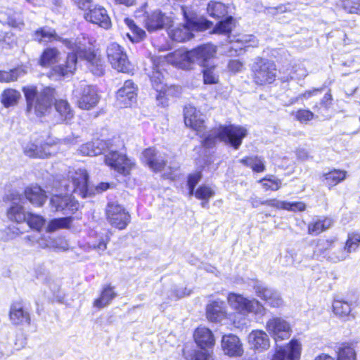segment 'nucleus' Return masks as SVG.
<instances>
[{
	"label": "nucleus",
	"instance_id": "9d476101",
	"mask_svg": "<svg viewBox=\"0 0 360 360\" xmlns=\"http://www.w3.org/2000/svg\"><path fill=\"white\" fill-rule=\"evenodd\" d=\"M108 222L113 227L120 230L124 229L131 220L127 211L116 202H108L105 208Z\"/></svg>",
	"mask_w": 360,
	"mask_h": 360
},
{
	"label": "nucleus",
	"instance_id": "4468645a",
	"mask_svg": "<svg viewBox=\"0 0 360 360\" xmlns=\"http://www.w3.org/2000/svg\"><path fill=\"white\" fill-rule=\"evenodd\" d=\"M9 320L15 326H30V313L22 301H15L11 304Z\"/></svg>",
	"mask_w": 360,
	"mask_h": 360
},
{
	"label": "nucleus",
	"instance_id": "e2e57ef3",
	"mask_svg": "<svg viewBox=\"0 0 360 360\" xmlns=\"http://www.w3.org/2000/svg\"><path fill=\"white\" fill-rule=\"evenodd\" d=\"M281 181L279 179H268L266 182L262 184L264 189L277 191L281 188Z\"/></svg>",
	"mask_w": 360,
	"mask_h": 360
},
{
	"label": "nucleus",
	"instance_id": "c756f323",
	"mask_svg": "<svg viewBox=\"0 0 360 360\" xmlns=\"http://www.w3.org/2000/svg\"><path fill=\"white\" fill-rule=\"evenodd\" d=\"M225 316L224 303L222 301H214L207 307V317L213 322L221 321Z\"/></svg>",
	"mask_w": 360,
	"mask_h": 360
},
{
	"label": "nucleus",
	"instance_id": "473e14b6",
	"mask_svg": "<svg viewBox=\"0 0 360 360\" xmlns=\"http://www.w3.org/2000/svg\"><path fill=\"white\" fill-rule=\"evenodd\" d=\"M207 12L213 18H222L228 13L227 6L220 1H211L207 6Z\"/></svg>",
	"mask_w": 360,
	"mask_h": 360
},
{
	"label": "nucleus",
	"instance_id": "c03bdc74",
	"mask_svg": "<svg viewBox=\"0 0 360 360\" xmlns=\"http://www.w3.org/2000/svg\"><path fill=\"white\" fill-rule=\"evenodd\" d=\"M149 76L153 87L160 94L163 93L165 91V85L162 73L156 67Z\"/></svg>",
	"mask_w": 360,
	"mask_h": 360
},
{
	"label": "nucleus",
	"instance_id": "69168bd1",
	"mask_svg": "<svg viewBox=\"0 0 360 360\" xmlns=\"http://www.w3.org/2000/svg\"><path fill=\"white\" fill-rule=\"evenodd\" d=\"M107 243H108L107 240L102 239L98 243H92L90 245V247L92 249L97 250L98 252V253H101L105 250V249L107 248Z\"/></svg>",
	"mask_w": 360,
	"mask_h": 360
},
{
	"label": "nucleus",
	"instance_id": "72a5a7b5",
	"mask_svg": "<svg viewBox=\"0 0 360 360\" xmlns=\"http://www.w3.org/2000/svg\"><path fill=\"white\" fill-rule=\"evenodd\" d=\"M333 221L330 218L317 219L308 224V233L312 236H317L323 231L328 229Z\"/></svg>",
	"mask_w": 360,
	"mask_h": 360
},
{
	"label": "nucleus",
	"instance_id": "09e8293b",
	"mask_svg": "<svg viewBox=\"0 0 360 360\" xmlns=\"http://www.w3.org/2000/svg\"><path fill=\"white\" fill-rule=\"evenodd\" d=\"M16 46V39L14 34L10 32L0 33V48L2 49H11Z\"/></svg>",
	"mask_w": 360,
	"mask_h": 360
},
{
	"label": "nucleus",
	"instance_id": "4be33fe9",
	"mask_svg": "<svg viewBox=\"0 0 360 360\" xmlns=\"http://www.w3.org/2000/svg\"><path fill=\"white\" fill-rule=\"evenodd\" d=\"M255 290L257 295L264 300L269 306L279 307L283 304L282 298L277 291L262 285H255Z\"/></svg>",
	"mask_w": 360,
	"mask_h": 360
},
{
	"label": "nucleus",
	"instance_id": "f257e3e1",
	"mask_svg": "<svg viewBox=\"0 0 360 360\" xmlns=\"http://www.w3.org/2000/svg\"><path fill=\"white\" fill-rule=\"evenodd\" d=\"M184 112L185 124L196 131L197 134L203 138L202 144L205 147L210 148L217 141H220L237 150L241 145L243 139L247 136L246 129L236 125L221 126L207 131L204 120L195 108L191 105L186 106Z\"/></svg>",
	"mask_w": 360,
	"mask_h": 360
},
{
	"label": "nucleus",
	"instance_id": "6e6552de",
	"mask_svg": "<svg viewBox=\"0 0 360 360\" xmlns=\"http://www.w3.org/2000/svg\"><path fill=\"white\" fill-rule=\"evenodd\" d=\"M105 154V163L117 172L123 175L129 174L134 163L125 155L119 153L110 142L109 148Z\"/></svg>",
	"mask_w": 360,
	"mask_h": 360
},
{
	"label": "nucleus",
	"instance_id": "bf43d9fd",
	"mask_svg": "<svg viewBox=\"0 0 360 360\" xmlns=\"http://www.w3.org/2000/svg\"><path fill=\"white\" fill-rule=\"evenodd\" d=\"M343 6L350 13L360 14V0H345Z\"/></svg>",
	"mask_w": 360,
	"mask_h": 360
},
{
	"label": "nucleus",
	"instance_id": "f704fd0d",
	"mask_svg": "<svg viewBox=\"0 0 360 360\" xmlns=\"http://www.w3.org/2000/svg\"><path fill=\"white\" fill-rule=\"evenodd\" d=\"M347 172L333 169L323 175V182L329 187H333L345 179Z\"/></svg>",
	"mask_w": 360,
	"mask_h": 360
},
{
	"label": "nucleus",
	"instance_id": "0e129e2a",
	"mask_svg": "<svg viewBox=\"0 0 360 360\" xmlns=\"http://www.w3.org/2000/svg\"><path fill=\"white\" fill-rule=\"evenodd\" d=\"M243 64L238 60H231L229 63V68L233 72H238L242 70Z\"/></svg>",
	"mask_w": 360,
	"mask_h": 360
},
{
	"label": "nucleus",
	"instance_id": "ea45409f",
	"mask_svg": "<svg viewBox=\"0 0 360 360\" xmlns=\"http://www.w3.org/2000/svg\"><path fill=\"white\" fill-rule=\"evenodd\" d=\"M72 217L53 219L48 223L46 231L51 233L60 229H68L72 222Z\"/></svg>",
	"mask_w": 360,
	"mask_h": 360
},
{
	"label": "nucleus",
	"instance_id": "dca6fc26",
	"mask_svg": "<svg viewBox=\"0 0 360 360\" xmlns=\"http://www.w3.org/2000/svg\"><path fill=\"white\" fill-rule=\"evenodd\" d=\"M266 330L272 335L276 342L288 339L290 336L289 324L281 318H273L268 321Z\"/></svg>",
	"mask_w": 360,
	"mask_h": 360
},
{
	"label": "nucleus",
	"instance_id": "4d7b16f0",
	"mask_svg": "<svg viewBox=\"0 0 360 360\" xmlns=\"http://www.w3.org/2000/svg\"><path fill=\"white\" fill-rule=\"evenodd\" d=\"M249 201L253 207H258L260 205H269L276 207V205H277L276 199H269L263 200L256 195L251 196Z\"/></svg>",
	"mask_w": 360,
	"mask_h": 360
},
{
	"label": "nucleus",
	"instance_id": "774afa93",
	"mask_svg": "<svg viewBox=\"0 0 360 360\" xmlns=\"http://www.w3.org/2000/svg\"><path fill=\"white\" fill-rule=\"evenodd\" d=\"M79 8L86 10L91 5L92 0H72Z\"/></svg>",
	"mask_w": 360,
	"mask_h": 360
},
{
	"label": "nucleus",
	"instance_id": "b1692460",
	"mask_svg": "<svg viewBox=\"0 0 360 360\" xmlns=\"http://www.w3.org/2000/svg\"><path fill=\"white\" fill-rule=\"evenodd\" d=\"M110 141L96 139L83 144L79 148V152L84 155L96 156L104 154L109 148Z\"/></svg>",
	"mask_w": 360,
	"mask_h": 360
},
{
	"label": "nucleus",
	"instance_id": "052dcab7",
	"mask_svg": "<svg viewBox=\"0 0 360 360\" xmlns=\"http://www.w3.org/2000/svg\"><path fill=\"white\" fill-rule=\"evenodd\" d=\"M202 178L200 172H196L188 176V186L189 189V195H193L195 191V186L198 184Z\"/></svg>",
	"mask_w": 360,
	"mask_h": 360
},
{
	"label": "nucleus",
	"instance_id": "c9c22d12",
	"mask_svg": "<svg viewBox=\"0 0 360 360\" xmlns=\"http://www.w3.org/2000/svg\"><path fill=\"white\" fill-rule=\"evenodd\" d=\"M27 214L22 205L13 203L7 211L8 218L17 224L25 222Z\"/></svg>",
	"mask_w": 360,
	"mask_h": 360
},
{
	"label": "nucleus",
	"instance_id": "5701e85b",
	"mask_svg": "<svg viewBox=\"0 0 360 360\" xmlns=\"http://www.w3.org/2000/svg\"><path fill=\"white\" fill-rule=\"evenodd\" d=\"M221 347L224 354L230 356H239L243 352L239 338L234 335H224Z\"/></svg>",
	"mask_w": 360,
	"mask_h": 360
},
{
	"label": "nucleus",
	"instance_id": "393cba45",
	"mask_svg": "<svg viewBox=\"0 0 360 360\" xmlns=\"http://www.w3.org/2000/svg\"><path fill=\"white\" fill-rule=\"evenodd\" d=\"M142 162L154 172L161 171L165 166V161L154 148H146L142 153Z\"/></svg>",
	"mask_w": 360,
	"mask_h": 360
},
{
	"label": "nucleus",
	"instance_id": "8fccbe9b",
	"mask_svg": "<svg viewBox=\"0 0 360 360\" xmlns=\"http://www.w3.org/2000/svg\"><path fill=\"white\" fill-rule=\"evenodd\" d=\"M25 221L31 229L39 231L44 226L46 220L40 215L28 213Z\"/></svg>",
	"mask_w": 360,
	"mask_h": 360
},
{
	"label": "nucleus",
	"instance_id": "f3484780",
	"mask_svg": "<svg viewBox=\"0 0 360 360\" xmlns=\"http://www.w3.org/2000/svg\"><path fill=\"white\" fill-rule=\"evenodd\" d=\"M301 345L297 340H292L284 347L276 346L271 360H299Z\"/></svg>",
	"mask_w": 360,
	"mask_h": 360
},
{
	"label": "nucleus",
	"instance_id": "aec40b11",
	"mask_svg": "<svg viewBox=\"0 0 360 360\" xmlns=\"http://www.w3.org/2000/svg\"><path fill=\"white\" fill-rule=\"evenodd\" d=\"M228 302L233 309L242 313L255 311L259 308V303L257 300H248L240 295L235 293L229 294Z\"/></svg>",
	"mask_w": 360,
	"mask_h": 360
},
{
	"label": "nucleus",
	"instance_id": "4c0bfd02",
	"mask_svg": "<svg viewBox=\"0 0 360 360\" xmlns=\"http://www.w3.org/2000/svg\"><path fill=\"white\" fill-rule=\"evenodd\" d=\"M21 97L20 93L13 89H5L1 94V101L4 107L8 108L18 103Z\"/></svg>",
	"mask_w": 360,
	"mask_h": 360
},
{
	"label": "nucleus",
	"instance_id": "f8f14e48",
	"mask_svg": "<svg viewBox=\"0 0 360 360\" xmlns=\"http://www.w3.org/2000/svg\"><path fill=\"white\" fill-rule=\"evenodd\" d=\"M68 177L71 179V184L65 185L67 192L78 193L83 198H86L89 195V175L86 169L70 171Z\"/></svg>",
	"mask_w": 360,
	"mask_h": 360
},
{
	"label": "nucleus",
	"instance_id": "412c9836",
	"mask_svg": "<svg viewBox=\"0 0 360 360\" xmlns=\"http://www.w3.org/2000/svg\"><path fill=\"white\" fill-rule=\"evenodd\" d=\"M51 146L47 143L36 140L34 142H29L23 147L24 153L30 158H44L51 155Z\"/></svg>",
	"mask_w": 360,
	"mask_h": 360
},
{
	"label": "nucleus",
	"instance_id": "9b49d317",
	"mask_svg": "<svg viewBox=\"0 0 360 360\" xmlns=\"http://www.w3.org/2000/svg\"><path fill=\"white\" fill-rule=\"evenodd\" d=\"M108 61L119 72H129L131 65L123 49L117 43L110 44L106 50Z\"/></svg>",
	"mask_w": 360,
	"mask_h": 360
},
{
	"label": "nucleus",
	"instance_id": "58836bf2",
	"mask_svg": "<svg viewBox=\"0 0 360 360\" xmlns=\"http://www.w3.org/2000/svg\"><path fill=\"white\" fill-rule=\"evenodd\" d=\"M258 41L253 35H243L237 39V40L231 46V49H234L236 53L238 50H243L250 46H257Z\"/></svg>",
	"mask_w": 360,
	"mask_h": 360
},
{
	"label": "nucleus",
	"instance_id": "a211bd4d",
	"mask_svg": "<svg viewBox=\"0 0 360 360\" xmlns=\"http://www.w3.org/2000/svg\"><path fill=\"white\" fill-rule=\"evenodd\" d=\"M117 105L120 108L131 106L136 101V88L131 80H127L117 92Z\"/></svg>",
	"mask_w": 360,
	"mask_h": 360
},
{
	"label": "nucleus",
	"instance_id": "cd10ccee",
	"mask_svg": "<svg viewBox=\"0 0 360 360\" xmlns=\"http://www.w3.org/2000/svg\"><path fill=\"white\" fill-rule=\"evenodd\" d=\"M33 39L39 43H47L52 41H60L66 46L64 40L67 39H62L58 37L54 29L49 27H43L37 30L32 35Z\"/></svg>",
	"mask_w": 360,
	"mask_h": 360
},
{
	"label": "nucleus",
	"instance_id": "ddd939ff",
	"mask_svg": "<svg viewBox=\"0 0 360 360\" xmlns=\"http://www.w3.org/2000/svg\"><path fill=\"white\" fill-rule=\"evenodd\" d=\"M173 23V17L160 10H155L148 14L144 20L145 27L150 32L170 27Z\"/></svg>",
	"mask_w": 360,
	"mask_h": 360
},
{
	"label": "nucleus",
	"instance_id": "f03ea898",
	"mask_svg": "<svg viewBox=\"0 0 360 360\" xmlns=\"http://www.w3.org/2000/svg\"><path fill=\"white\" fill-rule=\"evenodd\" d=\"M28 114L43 117L49 114L54 104L56 111L63 120H70L73 117V112L66 100L56 101V92L51 86H37L27 85L22 87Z\"/></svg>",
	"mask_w": 360,
	"mask_h": 360
},
{
	"label": "nucleus",
	"instance_id": "5fc2aeb1",
	"mask_svg": "<svg viewBox=\"0 0 360 360\" xmlns=\"http://www.w3.org/2000/svg\"><path fill=\"white\" fill-rule=\"evenodd\" d=\"M337 360H356V352L352 347L342 345L338 348Z\"/></svg>",
	"mask_w": 360,
	"mask_h": 360
},
{
	"label": "nucleus",
	"instance_id": "7ed1b4c3",
	"mask_svg": "<svg viewBox=\"0 0 360 360\" xmlns=\"http://www.w3.org/2000/svg\"><path fill=\"white\" fill-rule=\"evenodd\" d=\"M66 47L72 52L68 53L65 65L56 67L55 70L63 76L73 73L76 70L77 59H84L90 63L89 69L92 73L101 76L104 73V67L100 58L97 57L90 46L86 44L85 39H76L74 41L64 40Z\"/></svg>",
	"mask_w": 360,
	"mask_h": 360
},
{
	"label": "nucleus",
	"instance_id": "37998d69",
	"mask_svg": "<svg viewBox=\"0 0 360 360\" xmlns=\"http://www.w3.org/2000/svg\"><path fill=\"white\" fill-rule=\"evenodd\" d=\"M240 162L250 167L255 172H262L265 169L263 160L257 156L244 158L240 160Z\"/></svg>",
	"mask_w": 360,
	"mask_h": 360
},
{
	"label": "nucleus",
	"instance_id": "a18cd8bd",
	"mask_svg": "<svg viewBox=\"0 0 360 360\" xmlns=\"http://www.w3.org/2000/svg\"><path fill=\"white\" fill-rule=\"evenodd\" d=\"M25 73V71L21 68H14L10 71L0 70V82H11L16 81Z\"/></svg>",
	"mask_w": 360,
	"mask_h": 360
},
{
	"label": "nucleus",
	"instance_id": "e433bc0d",
	"mask_svg": "<svg viewBox=\"0 0 360 360\" xmlns=\"http://www.w3.org/2000/svg\"><path fill=\"white\" fill-rule=\"evenodd\" d=\"M126 25L131 30L130 33H127L128 38L134 43H137L143 39L146 36V32L139 27L134 22V20L126 18L124 20Z\"/></svg>",
	"mask_w": 360,
	"mask_h": 360
},
{
	"label": "nucleus",
	"instance_id": "bb28decb",
	"mask_svg": "<svg viewBox=\"0 0 360 360\" xmlns=\"http://www.w3.org/2000/svg\"><path fill=\"white\" fill-rule=\"evenodd\" d=\"M194 340L196 344L201 348L212 347L214 344V339L212 331L205 327L198 328L194 333Z\"/></svg>",
	"mask_w": 360,
	"mask_h": 360
},
{
	"label": "nucleus",
	"instance_id": "49530a36",
	"mask_svg": "<svg viewBox=\"0 0 360 360\" xmlns=\"http://www.w3.org/2000/svg\"><path fill=\"white\" fill-rule=\"evenodd\" d=\"M359 245L360 234L354 233H349L344 246L347 255H349L350 253L356 251Z\"/></svg>",
	"mask_w": 360,
	"mask_h": 360
},
{
	"label": "nucleus",
	"instance_id": "7c9ffc66",
	"mask_svg": "<svg viewBox=\"0 0 360 360\" xmlns=\"http://www.w3.org/2000/svg\"><path fill=\"white\" fill-rule=\"evenodd\" d=\"M0 21L13 27H20L23 25L21 14L9 8L0 12Z\"/></svg>",
	"mask_w": 360,
	"mask_h": 360
},
{
	"label": "nucleus",
	"instance_id": "2eb2a0df",
	"mask_svg": "<svg viewBox=\"0 0 360 360\" xmlns=\"http://www.w3.org/2000/svg\"><path fill=\"white\" fill-rule=\"evenodd\" d=\"M86 10L88 11L84 14L86 21L96 24L105 30L111 27V20L105 8L97 5H90Z\"/></svg>",
	"mask_w": 360,
	"mask_h": 360
},
{
	"label": "nucleus",
	"instance_id": "864d4df0",
	"mask_svg": "<svg viewBox=\"0 0 360 360\" xmlns=\"http://www.w3.org/2000/svg\"><path fill=\"white\" fill-rule=\"evenodd\" d=\"M215 194L214 191L210 186L202 185L194 191L195 198L202 200H209Z\"/></svg>",
	"mask_w": 360,
	"mask_h": 360
},
{
	"label": "nucleus",
	"instance_id": "39448f33",
	"mask_svg": "<svg viewBox=\"0 0 360 360\" xmlns=\"http://www.w3.org/2000/svg\"><path fill=\"white\" fill-rule=\"evenodd\" d=\"M217 52L216 46L207 44L199 46L181 54L184 68H189L191 64L197 63L202 67L210 65Z\"/></svg>",
	"mask_w": 360,
	"mask_h": 360
},
{
	"label": "nucleus",
	"instance_id": "6ab92c4d",
	"mask_svg": "<svg viewBox=\"0 0 360 360\" xmlns=\"http://www.w3.org/2000/svg\"><path fill=\"white\" fill-rule=\"evenodd\" d=\"M50 205L53 211L63 212L65 214L73 212L78 208V202L68 195H53L50 200Z\"/></svg>",
	"mask_w": 360,
	"mask_h": 360
},
{
	"label": "nucleus",
	"instance_id": "0eeeda50",
	"mask_svg": "<svg viewBox=\"0 0 360 360\" xmlns=\"http://www.w3.org/2000/svg\"><path fill=\"white\" fill-rule=\"evenodd\" d=\"M336 242V239L319 240L314 254L334 263L346 259L349 257L346 250L342 245L337 246Z\"/></svg>",
	"mask_w": 360,
	"mask_h": 360
},
{
	"label": "nucleus",
	"instance_id": "79ce46f5",
	"mask_svg": "<svg viewBox=\"0 0 360 360\" xmlns=\"http://www.w3.org/2000/svg\"><path fill=\"white\" fill-rule=\"evenodd\" d=\"M352 302L344 300H335L333 303L334 313L340 316L346 317L350 315L352 311Z\"/></svg>",
	"mask_w": 360,
	"mask_h": 360
},
{
	"label": "nucleus",
	"instance_id": "423d86ee",
	"mask_svg": "<svg viewBox=\"0 0 360 360\" xmlns=\"http://www.w3.org/2000/svg\"><path fill=\"white\" fill-rule=\"evenodd\" d=\"M252 79L255 84H271L276 76L275 64L267 59L257 58L251 66Z\"/></svg>",
	"mask_w": 360,
	"mask_h": 360
},
{
	"label": "nucleus",
	"instance_id": "2f4dec72",
	"mask_svg": "<svg viewBox=\"0 0 360 360\" xmlns=\"http://www.w3.org/2000/svg\"><path fill=\"white\" fill-rule=\"evenodd\" d=\"M117 296L114 288L107 285L103 288L101 295L94 301L93 305L98 309H102L110 304L111 301Z\"/></svg>",
	"mask_w": 360,
	"mask_h": 360
},
{
	"label": "nucleus",
	"instance_id": "a878e982",
	"mask_svg": "<svg viewBox=\"0 0 360 360\" xmlns=\"http://www.w3.org/2000/svg\"><path fill=\"white\" fill-rule=\"evenodd\" d=\"M24 195L27 200L36 207H41L47 199L45 191L37 185L25 188Z\"/></svg>",
	"mask_w": 360,
	"mask_h": 360
},
{
	"label": "nucleus",
	"instance_id": "1a4fd4ad",
	"mask_svg": "<svg viewBox=\"0 0 360 360\" xmlns=\"http://www.w3.org/2000/svg\"><path fill=\"white\" fill-rule=\"evenodd\" d=\"M77 105L83 110H90L98 103L100 97L96 88L91 85L80 83L73 91Z\"/></svg>",
	"mask_w": 360,
	"mask_h": 360
},
{
	"label": "nucleus",
	"instance_id": "338daca9",
	"mask_svg": "<svg viewBox=\"0 0 360 360\" xmlns=\"http://www.w3.org/2000/svg\"><path fill=\"white\" fill-rule=\"evenodd\" d=\"M321 91V89H313L312 90L307 91L304 93L300 94L299 97L295 99V101H297L298 98H309Z\"/></svg>",
	"mask_w": 360,
	"mask_h": 360
},
{
	"label": "nucleus",
	"instance_id": "a19ab883",
	"mask_svg": "<svg viewBox=\"0 0 360 360\" xmlns=\"http://www.w3.org/2000/svg\"><path fill=\"white\" fill-rule=\"evenodd\" d=\"M233 21L232 16H226L224 20H221L216 24L211 33L229 35L232 31Z\"/></svg>",
	"mask_w": 360,
	"mask_h": 360
},
{
	"label": "nucleus",
	"instance_id": "20e7f679",
	"mask_svg": "<svg viewBox=\"0 0 360 360\" xmlns=\"http://www.w3.org/2000/svg\"><path fill=\"white\" fill-rule=\"evenodd\" d=\"M179 10L184 22L172 30L169 34L177 42H184L194 37L195 32H202L210 29L212 22L204 17H198L191 7L180 6Z\"/></svg>",
	"mask_w": 360,
	"mask_h": 360
},
{
	"label": "nucleus",
	"instance_id": "13d9d810",
	"mask_svg": "<svg viewBox=\"0 0 360 360\" xmlns=\"http://www.w3.org/2000/svg\"><path fill=\"white\" fill-rule=\"evenodd\" d=\"M24 232L23 230H21L20 227L12 226H9L6 230V235L2 237V240L4 241H8L10 240H13L17 236H20Z\"/></svg>",
	"mask_w": 360,
	"mask_h": 360
},
{
	"label": "nucleus",
	"instance_id": "de8ad7c7",
	"mask_svg": "<svg viewBox=\"0 0 360 360\" xmlns=\"http://www.w3.org/2000/svg\"><path fill=\"white\" fill-rule=\"evenodd\" d=\"M58 51L55 48H49L44 50L43 52L41 58H40V64L42 66H47L51 64L54 63L56 61V58L58 56Z\"/></svg>",
	"mask_w": 360,
	"mask_h": 360
},
{
	"label": "nucleus",
	"instance_id": "603ef678",
	"mask_svg": "<svg viewBox=\"0 0 360 360\" xmlns=\"http://www.w3.org/2000/svg\"><path fill=\"white\" fill-rule=\"evenodd\" d=\"M276 208L290 211H303L305 210L306 206L305 204L302 202H290L277 200V205H276Z\"/></svg>",
	"mask_w": 360,
	"mask_h": 360
},
{
	"label": "nucleus",
	"instance_id": "680f3d73",
	"mask_svg": "<svg viewBox=\"0 0 360 360\" xmlns=\"http://www.w3.org/2000/svg\"><path fill=\"white\" fill-rule=\"evenodd\" d=\"M295 116L297 120L304 122L311 120L314 118V113L309 110H299Z\"/></svg>",
	"mask_w": 360,
	"mask_h": 360
},
{
	"label": "nucleus",
	"instance_id": "c85d7f7f",
	"mask_svg": "<svg viewBox=\"0 0 360 360\" xmlns=\"http://www.w3.org/2000/svg\"><path fill=\"white\" fill-rule=\"evenodd\" d=\"M249 342L255 349L266 350L270 342L268 335L262 330L252 331L249 335Z\"/></svg>",
	"mask_w": 360,
	"mask_h": 360
},
{
	"label": "nucleus",
	"instance_id": "3c124183",
	"mask_svg": "<svg viewBox=\"0 0 360 360\" xmlns=\"http://www.w3.org/2000/svg\"><path fill=\"white\" fill-rule=\"evenodd\" d=\"M212 351L207 348L201 350H193L187 354L186 358L187 360H210L212 358Z\"/></svg>",
	"mask_w": 360,
	"mask_h": 360
},
{
	"label": "nucleus",
	"instance_id": "6e6d98bb",
	"mask_svg": "<svg viewBox=\"0 0 360 360\" xmlns=\"http://www.w3.org/2000/svg\"><path fill=\"white\" fill-rule=\"evenodd\" d=\"M203 79L205 84H213L218 82V77L214 73V65L211 63L210 65L203 67Z\"/></svg>",
	"mask_w": 360,
	"mask_h": 360
}]
</instances>
